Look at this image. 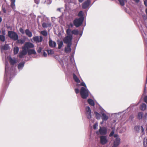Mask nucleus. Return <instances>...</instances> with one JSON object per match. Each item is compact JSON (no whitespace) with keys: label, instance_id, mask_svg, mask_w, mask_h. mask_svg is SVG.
<instances>
[{"label":"nucleus","instance_id":"1","mask_svg":"<svg viewBox=\"0 0 147 147\" xmlns=\"http://www.w3.org/2000/svg\"><path fill=\"white\" fill-rule=\"evenodd\" d=\"M15 70V69L14 67L9 68L8 63H6L4 80L7 83H8L9 80L14 76Z\"/></svg>","mask_w":147,"mask_h":147},{"label":"nucleus","instance_id":"2","mask_svg":"<svg viewBox=\"0 0 147 147\" xmlns=\"http://www.w3.org/2000/svg\"><path fill=\"white\" fill-rule=\"evenodd\" d=\"M34 47V44L30 42H26L23 46L22 47V50L20 52L18 56L20 58H22L24 56L27 54V51L30 49Z\"/></svg>","mask_w":147,"mask_h":147},{"label":"nucleus","instance_id":"3","mask_svg":"<svg viewBox=\"0 0 147 147\" xmlns=\"http://www.w3.org/2000/svg\"><path fill=\"white\" fill-rule=\"evenodd\" d=\"M34 47V44L30 42H26L23 46L22 47V50L20 52L18 56L20 58H22L24 56L27 54V51L30 49Z\"/></svg>","mask_w":147,"mask_h":147},{"label":"nucleus","instance_id":"4","mask_svg":"<svg viewBox=\"0 0 147 147\" xmlns=\"http://www.w3.org/2000/svg\"><path fill=\"white\" fill-rule=\"evenodd\" d=\"M67 35L63 39V41L67 45H71V41L73 38V36L71 35L70 33V31L68 30L66 31Z\"/></svg>","mask_w":147,"mask_h":147},{"label":"nucleus","instance_id":"5","mask_svg":"<svg viewBox=\"0 0 147 147\" xmlns=\"http://www.w3.org/2000/svg\"><path fill=\"white\" fill-rule=\"evenodd\" d=\"M89 92L87 88L82 87L81 88L80 94L81 97L83 99H86L87 98L89 95Z\"/></svg>","mask_w":147,"mask_h":147},{"label":"nucleus","instance_id":"6","mask_svg":"<svg viewBox=\"0 0 147 147\" xmlns=\"http://www.w3.org/2000/svg\"><path fill=\"white\" fill-rule=\"evenodd\" d=\"M100 113L101 115V117L103 121H106L109 119V114L106 112L103 109H101V111Z\"/></svg>","mask_w":147,"mask_h":147},{"label":"nucleus","instance_id":"7","mask_svg":"<svg viewBox=\"0 0 147 147\" xmlns=\"http://www.w3.org/2000/svg\"><path fill=\"white\" fill-rule=\"evenodd\" d=\"M84 20L83 17H80L78 18H76L73 21L74 25L76 27H78L82 24Z\"/></svg>","mask_w":147,"mask_h":147},{"label":"nucleus","instance_id":"8","mask_svg":"<svg viewBox=\"0 0 147 147\" xmlns=\"http://www.w3.org/2000/svg\"><path fill=\"white\" fill-rule=\"evenodd\" d=\"M107 129L106 127L100 126L99 130L96 132V133L101 135H105L107 134Z\"/></svg>","mask_w":147,"mask_h":147},{"label":"nucleus","instance_id":"9","mask_svg":"<svg viewBox=\"0 0 147 147\" xmlns=\"http://www.w3.org/2000/svg\"><path fill=\"white\" fill-rule=\"evenodd\" d=\"M137 117L139 119L145 121L147 119V113H144L142 112H139L138 113Z\"/></svg>","mask_w":147,"mask_h":147},{"label":"nucleus","instance_id":"10","mask_svg":"<svg viewBox=\"0 0 147 147\" xmlns=\"http://www.w3.org/2000/svg\"><path fill=\"white\" fill-rule=\"evenodd\" d=\"M8 35L9 37L14 40H16L18 39V36L14 32L9 31L8 32Z\"/></svg>","mask_w":147,"mask_h":147},{"label":"nucleus","instance_id":"11","mask_svg":"<svg viewBox=\"0 0 147 147\" xmlns=\"http://www.w3.org/2000/svg\"><path fill=\"white\" fill-rule=\"evenodd\" d=\"M114 137L116 138L113 142V145L112 147H117L120 144V139L118 137L117 134H115L114 135Z\"/></svg>","mask_w":147,"mask_h":147},{"label":"nucleus","instance_id":"12","mask_svg":"<svg viewBox=\"0 0 147 147\" xmlns=\"http://www.w3.org/2000/svg\"><path fill=\"white\" fill-rule=\"evenodd\" d=\"M100 142L102 145H105L108 142V139L107 137L104 135L101 136H100Z\"/></svg>","mask_w":147,"mask_h":147},{"label":"nucleus","instance_id":"13","mask_svg":"<svg viewBox=\"0 0 147 147\" xmlns=\"http://www.w3.org/2000/svg\"><path fill=\"white\" fill-rule=\"evenodd\" d=\"M91 110L89 107L88 106L86 108V114L87 118L90 119L91 118Z\"/></svg>","mask_w":147,"mask_h":147},{"label":"nucleus","instance_id":"14","mask_svg":"<svg viewBox=\"0 0 147 147\" xmlns=\"http://www.w3.org/2000/svg\"><path fill=\"white\" fill-rule=\"evenodd\" d=\"M34 41L36 43L41 42L42 41L43 38L41 36H35L33 38Z\"/></svg>","mask_w":147,"mask_h":147},{"label":"nucleus","instance_id":"15","mask_svg":"<svg viewBox=\"0 0 147 147\" xmlns=\"http://www.w3.org/2000/svg\"><path fill=\"white\" fill-rule=\"evenodd\" d=\"M90 0H87L82 4V8L85 9L88 8L90 5Z\"/></svg>","mask_w":147,"mask_h":147},{"label":"nucleus","instance_id":"16","mask_svg":"<svg viewBox=\"0 0 147 147\" xmlns=\"http://www.w3.org/2000/svg\"><path fill=\"white\" fill-rule=\"evenodd\" d=\"M8 59H9L10 63L11 64L13 65L17 62V60L16 58H12L11 57H7Z\"/></svg>","mask_w":147,"mask_h":147},{"label":"nucleus","instance_id":"17","mask_svg":"<svg viewBox=\"0 0 147 147\" xmlns=\"http://www.w3.org/2000/svg\"><path fill=\"white\" fill-rule=\"evenodd\" d=\"M9 48L8 45H5L4 46H1L0 49L2 53H5V51L7 50Z\"/></svg>","mask_w":147,"mask_h":147},{"label":"nucleus","instance_id":"18","mask_svg":"<svg viewBox=\"0 0 147 147\" xmlns=\"http://www.w3.org/2000/svg\"><path fill=\"white\" fill-rule=\"evenodd\" d=\"M68 30L70 31V33L71 35H72L73 34L78 35L79 33V31L77 30H71L69 28H68L66 31H67Z\"/></svg>","mask_w":147,"mask_h":147},{"label":"nucleus","instance_id":"19","mask_svg":"<svg viewBox=\"0 0 147 147\" xmlns=\"http://www.w3.org/2000/svg\"><path fill=\"white\" fill-rule=\"evenodd\" d=\"M49 45L50 47H54L56 46V43L54 41H53L51 40L49 41Z\"/></svg>","mask_w":147,"mask_h":147},{"label":"nucleus","instance_id":"20","mask_svg":"<svg viewBox=\"0 0 147 147\" xmlns=\"http://www.w3.org/2000/svg\"><path fill=\"white\" fill-rule=\"evenodd\" d=\"M71 45H67L65 47V51L66 53H69L71 51Z\"/></svg>","mask_w":147,"mask_h":147},{"label":"nucleus","instance_id":"21","mask_svg":"<svg viewBox=\"0 0 147 147\" xmlns=\"http://www.w3.org/2000/svg\"><path fill=\"white\" fill-rule=\"evenodd\" d=\"M24 64L25 62H21L20 63H19L18 64V69L19 70H22L24 67Z\"/></svg>","mask_w":147,"mask_h":147},{"label":"nucleus","instance_id":"22","mask_svg":"<svg viewBox=\"0 0 147 147\" xmlns=\"http://www.w3.org/2000/svg\"><path fill=\"white\" fill-rule=\"evenodd\" d=\"M140 109L143 111H145L147 109V106L144 103H142L140 107Z\"/></svg>","mask_w":147,"mask_h":147},{"label":"nucleus","instance_id":"23","mask_svg":"<svg viewBox=\"0 0 147 147\" xmlns=\"http://www.w3.org/2000/svg\"><path fill=\"white\" fill-rule=\"evenodd\" d=\"M25 33L27 36L29 37H31L32 36V33L29 29H27L26 30H25Z\"/></svg>","mask_w":147,"mask_h":147},{"label":"nucleus","instance_id":"24","mask_svg":"<svg viewBox=\"0 0 147 147\" xmlns=\"http://www.w3.org/2000/svg\"><path fill=\"white\" fill-rule=\"evenodd\" d=\"M42 26L44 28H47L51 27V24L50 22L43 23L42 24Z\"/></svg>","mask_w":147,"mask_h":147},{"label":"nucleus","instance_id":"25","mask_svg":"<svg viewBox=\"0 0 147 147\" xmlns=\"http://www.w3.org/2000/svg\"><path fill=\"white\" fill-rule=\"evenodd\" d=\"M28 53V55H31L32 54H35L36 52L34 49H30L27 51V53Z\"/></svg>","mask_w":147,"mask_h":147},{"label":"nucleus","instance_id":"26","mask_svg":"<svg viewBox=\"0 0 147 147\" xmlns=\"http://www.w3.org/2000/svg\"><path fill=\"white\" fill-rule=\"evenodd\" d=\"M73 75V78L74 81L77 83H80V81L79 80V78L77 76L74 74Z\"/></svg>","mask_w":147,"mask_h":147},{"label":"nucleus","instance_id":"27","mask_svg":"<svg viewBox=\"0 0 147 147\" xmlns=\"http://www.w3.org/2000/svg\"><path fill=\"white\" fill-rule=\"evenodd\" d=\"M58 49H60L63 45V42L62 41L58 40Z\"/></svg>","mask_w":147,"mask_h":147},{"label":"nucleus","instance_id":"28","mask_svg":"<svg viewBox=\"0 0 147 147\" xmlns=\"http://www.w3.org/2000/svg\"><path fill=\"white\" fill-rule=\"evenodd\" d=\"M88 102L89 105L92 106H94V101L92 99H89L88 100Z\"/></svg>","mask_w":147,"mask_h":147},{"label":"nucleus","instance_id":"29","mask_svg":"<svg viewBox=\"0 0 147 147\" xmlns=\"http://www.w3.org/2000/svg\"><path fill=\"white\" fill-rule=\"evenodd\" d=\"M11 7L13 9H14L15 7V2H16L15 0H11Z\"/></svg>","mask_w":147,"mask_h":147},{"label":"nucleus","instance_id":"30","mask_svg":"<svg viewBox=\"0 0 147 147\" xmlns=\"http://www.w3.org/2000/svg\"><path fill=\"white\" fill-rule=\"evenodd\" d=\"M121 113H122L120 112L117 113H113L112 114V115L113 116H114L116 118H118V117L121 116Z\"/></svg>","mask_w":147,"mask_h":147},{"label":"nucleus","instance_id":"31","mask_svg":"<svg viewBox=\"0 0 147 147\" xmlns=\"http://www.w3.org/2000/svg\"><path fill=\"white\" fill-rule=\"evenodd\" d=\"M94 114H95L96 118L98 119H100L101 117V115L96 112H94Z\"/></svg>","mask_w":147,"mask_h":147},{"label":"nucleus","instance_id":"32","mask_svg":"<svg viewBox=\"0 0 147 147\" xmlns=\"http://www.w3.org/2000/svg\"><path fill=\"white\" fill-rule=\"evenodd\" d=\"M19 48L17 47H15L13 49V52L15 54H17L19 52Z\"/></svg>","mask_w":147,"mask_h":147},{"label":"nucleus","instance_id":"33","mask_svg":"<svg viewBox=\"0 0 147 147\" xmlns=\"http://www.w3.org/2000/svg\"><path fill=\"white\" fill-rule=\"evenodd\" d=\"M143 145L145 147H147V137L145 138L143 140Z\"/></svg>","mask_w":147,"mask_h":147},{"label":"nucleus","instance_id":"34","mask_svg":"<svg viewBox=\"0 0 147 147\" xmlns=\"http://www.w3.org/2000/svg\"><path fill=\"white\" fill-rule=\"evenodd\" d=\"M140 128L141 126H136L134 127L135 130L137 132H139Z\"/></svg>","mask_w":147,"mask_h":147},{"label":"nucleus","instance_id":"35","mask_svg":"<svg viewBox=\"0 0 147 147\" xmlns=\"http://www.w3.org/2000/svg\"><path fill=\"white\" fill-rule=\"evenodd\" d=\"M125 0H118V1L121 6H124L125 5Z\"/></svg>","mask_w":147,"mask_h":147},{"label":"nucleus","instance_id":"36","mask_svg":"<svg viewBox=\"0 0 147 147\" xmlns=\"http://www.w3.org/2000/svg\"><path fill=\"white\" fill-rule=\"evenodd\" d=\"M140 129H141V131L142 133V135L141 136V137H142L143 136H145V132L144 131V129L143 126H141Z\"/></svg>","mask_w":147,"mask_h":147},{"label":"nucleus","instance_id":"37","mask_svg":"<svg viewBox=\"0 0 147 147\" xmlns=\"http://www.w3.org/2000/svg\"><path fill=\"white\" fill-rule=\"evenodd\" d=\"M17 42L21 44H23L24 42V40L22 39H18L17 40Z\"/></svg>","mask_w":147,"mask_h":147},{"label":"nucleus","instance_id":"38","mask_svg":"<svg viewBox=\"0 0 147 147\" xmlns=\"http://www.w3.org/2000/svg\"><path fill=\"white\" fill-rule=\"evenodd\" d=\"M47 51L49 55H52L54 53V51L51 49L47 50Z\"/></svg>","mask_w":147,"mask_h":147},{"label":"nucleus","instance_id":"39","mask_svg":"<svg viewBox=\"0 0 147 147\" xmlns=\"http://www.w3.org/2000/svg\"><path fill=\"white\" fill-rule=\"evenodd\" d=\"M0 39L2 41H4L5 40V38L4 35H0Z\"/></svg>","mask_w":147,"mask_h":147},{"label":"nucleus","instance_id":"40","mask_svg":"<svg viewBox=\"0 0 147 147\" xmlns=\"http://www.w3.org/2000/svg\"><path fill=\"white\" fill-rule=\"evenodd\" d=\"M78 16L79 17H83V12L82 11H80L78 14Z\"/></svg>","mask_w":147,"mask_h":147},{"label":"nucleus","instance_id":"41","mask_svg":"<svg viewBox=\"0 0 147 147\" xmlns=\"http://www.w3.org/2000/svg\"><path fill=\"white\" fill-rule=\"evenodd\" d=\"M41 34L44 36H46L47 35V33L46 31H43L41 32Z\"/></svg>","mask_w":147,"mask_h":147},{"label":"nucleus","instance_id":"42","mask_svg":"<svg viewBox=\"0 0 147 147\" xmlns=\"http://www.w3.org/2000/svg\"><path fill=\"white\" fill-rule=\"evenodd\" d=\"M98 123H95L93 125V128L94 129H97L98 126Z\"/></svg>","mask_w":147,"mask_h":147},{"label":"nucleus","instance_id":"43","mask_svg":"<svg viewBox=\"0 0 147 147\" xmlns=\"http://www.w3.org/2000/svg\"><path fill=\"white\" fill-rule=\"evenodd\" d=\"M115 131L114 130H113L110 133V134L109 135V136L110 137H111L112 136H113L115 134H114Z\"/></svg>","mask_w":147,"mask_h":147},{"label":"nucleus","instance_id":"44","mask_svg":"<svg viewBox=\"0 0 147 147\" xmlns=\"http://www.w3.org/2000/svg\"><path fill=\"white\" fill-rule=\"evenodd\" d=\"M80 85L82 86H84V87L85 88H87V86L85 83L84 82H82L80 84Z\"/></svg>","mask_w":147,"mask_h":147},{"label":"nucleus","instance_id":"45","mask_svg":"<svg viewBox=\"0 0 147 147\" xmlns=\"http://www.w3.org/2000/svg\"><path fill=\"white\" fill-rule=\"evenodd\" d=\"M42 47H39L37 50V52L39 53H40L42 50Z\"/></svg>","mask_w":147,"mask_h":147},{"label":"nucleus","instance_id":"46","mask_svg":"<svg viewBox=\"0 0 147 147\" xmlns=\"http://www.w3.org/2000/svg\"><path fill=\"white\" fill-rule=\"evenodd\" d=\"M20 32L22 33V34H24L25 32V31H24L23 29L22 28H20Z\"/></svg>","mask_w":147,"mask_h":147},{"label":"nucleus","instance_id":"47","mask_svg":"<svg viewBox=\"0 0 147 147\" xmlns=\"http://www.w3.org/2000/svg\"><path fill=\"white\" fill-rule=\"evenodd\" d=\"M144 101L147 104V96L144 97Z\"/></svg>","mask_w":147,"mask_h":147},{"label":"nucleus","instance_id":"48","mask_svg":"<svg viewBox=\"0 0 147 147\" xmlns=\"http://www.w3.org/2000/svg\"><path fill=\"white\" fill-rule=\"evenodd\" d=\"M47 54L46 53L45 51L43 52V56L44 57H46L47 56Z\"/></svg>","mask_w":147,"mask_h":147},{"label":"nucleus","instance_id":"49","mask_svg":"<svg viewBox=\"0 0 147 147\" xmlns=\"http://www.w3.org/2000/svg\"><path fill=\"white\" fill-rule=\"evenodd\" d=\"M75 91L76 94H78L79 92V90L78 88H76L75 90Z\"/></svg>","mask_w":147,"mask_h":147},{"label":"nucleus","instance_id":"50","mask_svg":"<svg viewBox=\"0 0 147 147\" xmlns=\"http://www.w3.org/2000/svg\"><path fill=\"white\" fill-rule=\"evenodd\" d=\"M35 2L37 4H38L39 3V0H34Z\"/></svg>","mask_w":147,"mask_h":147},{"label":"nucleus","instance_id":"51","mask_svg":"<svg viewBox=\"0 0 147 147\" xmlns=\"http://www.w3.org/2000/svg\"><path fill=\"white\" fill-rule=\"evenodd\" d=\"M42 17H42L38 16V22H39V19L40 18L41 19Z\"/></svg>","mask_w":147,"mask_h":147},{"label":"nucleus","instance_id":"52","mask_svg":"<svg viewBox=\"0 0 147 147\" xmlns=\"http://www.w3.org/2000/svg\"><path fill=\"white\" fill-rule=\"evenodd\" d=\"M73 26V25L72 23H70L69 26V27H72Z\"/></svg>","mask_w":147,"mask_h":147},{"label":"nucleus","instance_id":"53","mask_svg":"<svg viewBox=\"0 0 147 147\" xmlns=\"http://www.w3.org/2000/svg\"><path fill=\"white\" fill-rule=\"evenodd\" d=\"M144 3L145 6H147V0H145L144 1Z\"/></svg>","mask_w":147,"mask_h":147},{"label":"nucleus","instance_id":"54","mask_svg":"<svg viewBox=\"0 0 147 147\" xmlns=\"http://www.w3.org/2000/svg\"><path fill=\"white\" fill-rule=\"evenodd\" d=\"M134 1L136 2V3H138L139 1V0H134Z\"/></svg>","mask_w":147,"mask_h":147},{"label":"nucleus","instance_id":"55","mask_svg":"<svg viewBox=\"0 0 147 147\" xmlns=\"http://www.w3.org/2000/svg\"><path fill=\"white\" fill-rule=\"evenodd\" d=\"M5 31H2V33L3 34H5Z\"/></svg>","mask_w":147,"mask_h":147},{"label":"nucleus","instance_id":"56","mask_svg":"<svg viewBox=\"0 0 147 147\" xmlns=\"http://www.w3.org/2000/svg\"><path fill=\"white\" fill-rule=\"evenodd\" d=\"M79 0V1L80 2H81V3L83 1V0Z\"/></svg>","mask_w":147,"mask_h":147},{"label":"nucleus","instance_id":"57","mask_svg":"<svg viewBox=\"0 0 147 147\" xmlns=\"http://www.w3.org/2000/svg\"><path fill=\"white\" fill-rule=\"evenodd\" d=\"M103 122L104 121H102L101 122H100V124H102L103 123Z\"/></svg>","mask_w":147,"mask_h":147},{"label":"nucleus","instance_id":"58","mask_svg":"<svg viewBox=\"0 0 147 147\" xmlns=\"http://www.w3.org/2000/svg\"><path fill=\"white\" fill-rule=\"evenodd\" d=\"M2 21V18L0 17V23Z\"/></svg>","mask_w":147,"mask_h":147},{"label":"nucleus","instance_id":"59","mask_svg":"<svg viewBox=\"0 0 147 147\" xmlns=\"http://www.w3.org/2000/svg\"><path fill=\"white\" fill-rule=\"evenodd\" d=\"M146 14H147V8L146 10Z\"/></svg>","mask_w":147,"mask_h":147},{"label":"nucleus","instance_id":"60","mask_svg":"<svg viewBox=\"0 0 147 147\" xmlns=\"http://www.w3.org/2000/svg\"><path fill=\"white\" fill-rule=\"evenodd\" d=\"M117 120H114V122H117Z\"/></svg>","mask_w":147,"mask_h":147},{"label":"nucleus","instance_id":"61","mask_svg":"<svg viewBox=\"0 0 147 147\" xmlns=\"http://www.w3.org/2000/svg\"><path fill=\"white\" fill-rule=\"evenodd\" d=\"M82 33L80 34V35L81 36H82Z\"/></svg>","mask_w":147,"mask_h":147},{"label":"nucleus","instance_id":"62","mask_svg":"<svg viewBox=\"0 0 147 147\" xmlns=\"http://www.w3.org/2000/svg\"><path fill=\"white\" fill-rule=\"evenodd\" d=\"M146 130L147 131V126L146 127Z\"/></svg>","mask_w":147,"mask_h":147},{"label":"nucleus","instance_id":"63","mask_svg":"<svg viewBox=\"0 0 147 147\" xmlns=\"http://www.w3.org/2000/svg\"><path fill=\"white\" fill-rule=\"evenodd\" d=\"M4 12L5 13L6 12L5 10H4Z\"/></svg>","mask_w":147,"mask_h":147},{"label":"nucleus","instance_id":"64","mask_svg":"<svg viewBox=\"0 0 147 147\" xmlns=\"http://www.w3.org/2000/svg\"><path fill=\"white\" fill-rule=\"evenodd\" d=\"M51 1L50 2V3H51Z\"/></svg>","mask_w":147,"mask_h":147}]
</instances>
